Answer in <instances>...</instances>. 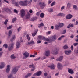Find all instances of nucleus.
I'll list each match as a JSON object with an SVG mask.
<instances>
[{
    "label": "nucleus",
    "instance_id": "29",
    "mask_svg": "<svg viewBox=\"0 0 78 78\" xmlns=\"http://www.w3.org/2000/svg\"><path fill=\"white\" fill-rule=\"evenodd\" d=\"M73 27V24H69L67 26V28H70V27Z\"/></svg>",
    "mask_w": 78,
    "mask_h": 78
},
{
    "label": "nucleus",
    "instance_id": "59",
    "mask_svg": "<svg viewBox=\"0 0 78 78\" xmlns=\"http://www.w3.org/2000/svg\"><path fill=\"white\" fill-rule=\"evenodd\" d=\"M65 8V6H63L61 8V10H63L64 9V8Z\"/></svg>",
    "mask_w": 78,
    "mask_h": 78
},
{
    "label": "nucleus",
    "instance_id": "34",
    "mask_svg": "<svg viewBox=\"0 0 78 78\" xmlns=\"http://www.w3.org/2000/svg\"><path fill=\"white\" fill-rule=\"evenodd\" d=\"M64 37L65 36L64 35H62L58 39V41H60V40H61L62 38H63V37Z\"/></svg>",
    "mask_w": 78,
    "mask_h": 78
},
{
    "label": "nucleus",
    "instance_id": "36",
    "mask_svg": "<svg viewBox=\"0 0 78 78\" xmlns=\"http://www.w3.org/2000/svg\"><path fill=\"white\" fill-rule=\"evenodd\" d=\"M74 52L75 53H76V54H78V47H77V49L74 50Z\"/></svg>",
    "mask_w": 78,
    "mask_h": 78
},
{
    "label": "nucleus",
    "instance_id": "23",
    "mask_svg": "<svg viewBox=\"0 0 78 78\" xmlns=\"http://www.w3.org/2000/svg\"><path fill=\"white\" fill-rule=\"evenodd\" d=\"M31 75V73H28L27 75H26L25 76V78H28V77H29Z\"/></svg>",
    "mask_w": 78,
    "mask_h": 78
},
{
    "label": "nucleus",
    "instance_id": "49",
    "mask_svg": "<svg viewBox=\"0 0 78 78\" xmlns=\"http://www.w3.org/2000/svg\"><path fill=\"white\" fill-rule=\"evenodd\" d=\"M41 59V57H39L38 58H35L34 59V61H38V60H39Z\"/></svg>",
    "mask_w": 78,
    "mask_h": 78
},
{
    "label": "nucleus",
    "instance_id": "25",
    "mask_svg": "<svg viewBox=\"0 0 78 78\" xmlns=\"http://www.w3.org/2000/svg\"><path fill=\"white\" fill-rule=\"evenodd\" d=\"M40 15V17H41V18H43L44 17V15L43 13H41Z\"/></svg>",
    "mask_w": 78,
    "mask_h": 78
},
{
    "label": "nucleus",
    "instance_id": "42",
    "mask_svg": "<svg viewBox=\"0 0 78 78\" xmlns=\"http://www.w3.org/2000/svg\"><path fill=\"white\" fill-rule=\"evenodd\" d=\"M26 37L27 39H28V41H30V37H29V35H27Z\"/></svg>",
    "mask_w": 78,
    "mask_h": 78
},
{
    "label": "nucleus",
    "instance_id": "55",
    "mask_svg": "<svg viewBox=\"0 0 78 78\" xmlns=\"http://www.w3.org/2000/svg\"><path fill=\"white\" fill-rule=\"evenodd\" d=\"M18 31L19 32L20 31V30H21V27H20L18 29H17Z\"/></svg>",
    "mask_w": 78,
    "mask_h": 78
},
{
    "label": "nucleus",
    "instance_id": "50",
    "mask_svg": "<svg viewBox=\"0 0 78 78\" xmlns=\"http://www.w3.org/2000/svg\"><path fill=\"white\" fill-rule=\"evenodd\" d=\"M15 5L16 6H19V2H15Z\"/></svg>",
    "mask_w": 78,
    "mask_h": 78
},
{
    "label": "nucleus",
    "instance_id": "45",
    "mask_svg": "<svg viewBox=\"0 0 78 78\" xmlns=\"http://www.w3.org/2000/svg\"><path fill=\"white\" fill-rule=\"evenodd\" d=\"M16 18H14L12 20V22H13V23H14V22H15V21H16Z\"/></svg>",
    "mask_w": 78,
    "mask_h": 78
},
{
    "label": "nucleus",
    "instance_id": "18",
    "mask_svg": "<svg viewBox=\"0 0 78 78\" xmlns=\"http://www.w3.org/2000/svg\"><path fill=\"white\" fill-rule=\"evenodd\" d=\"M63 58V56H60L59 58L56 59V61H62V59Z\"/></svg>",
    "mask_w": 78,
    "mask_h": 78
},
{
    "label": "nucleus",
    "instance_id": "28",
    "mask_svg": "<svg viewBox=\"0 0 78 78\" xmlns=\"http://www.w3.org/2000/svg\"><path fill=\"white\" fill-rule=\"evenodd\" d=\"M37 76H39L42 74V72L40 71L37 73Z\"/></svg>",
    "mask_w": 78,
    "mask_h": 78
},
{
    "label": "nucleus",
    "instance_id": "40",
    "mask_svg": "<svg viewBox=\"0 0 78 78\" xmlns=\"http://www.w3.org/2000/svg\"><path fill=\"white\" fill-rule=\"evenodd\" d=\"M3 47H4L5 48H8V45L7 44H4L3 45Z\"/></svg>",
    "mask_w": 78,
    "mask_h": 78
},
{
    "label": "nucleus",
    "instance_id": "17",
    "mask_svg": "<svg viewBox=\"0 0 78 78\" xmlns=\"http://www.w3.org/2000/svg\"><path fill=\"white\" fill-rule=\"evenodd\" d=\"M38 37L39 39L40 40L42 39V40H45V37L39 35L38 36Z\"/></svg>",
    "mask_w": 78,
    "mask_h": 78
},
{
    "label": "nucleus",
    "instance_id": "32",
    "mask_svg": "<svg viewBox=\"0 0 78 78\" xmlns=\"http://www.w3.org/2000/svg\"><path fill=\"white\" fill-rule=\"evenodd\" d=\"M63 48L65 50H66V49H67V48H68V46H67V45H65L63 46Z\"/></svg>",
    "mask_w": 78,
    "mask_h": 78
},
{
    "label": "nucleus",
    "instance_id": "12",
    "mask_svg": "<svg viewBox=\"0 0 78 78\" xmlns=\"http://www.w3.org/2000/svg\"><path fill=\"white\" fill-rule=\"evenodd\" d=\"M71 53H72V51H71V50H69L68 51H65V53L66 54V55H70V54Z\"/></svg>",
    "mask_w": 78,
    "mask_h": 78
},
{
    "label": "nucleus",
    "instance_id": "15",
    "mask_svg": "<svg viewBox=\"0 0 78 78\" xmlns=\"http://www.w3.org/2000/svg\"><path fill=\"white\" fill-rule=\"evenodd\" d=\"M10 66L9 65H8L7 66V69H6V72L8 73L10 70Z\"/></svg>",
    "mask_w": 78,
    "mask_h": 78
},
{
    "label": "nucleus",
    "instance_id": "43",
    "mask_svg": "<svg viewBox=\"0 0 78 78\" xmlns=\"http://www.w3.org/2000/svg\"><path fill=\"white\" fill-rule=\"evenodd\" d=\"M73 8L75 9H77V6L76 5H74L73 6Z\"/></svg>",
    "mask_w": 78,
    "mask_h": 78
},
{
    "label": "nucleus",
    "instance_id": "61",
    "mask_svg": "<svg viewBox=\"0 0 78 78\" xmlns=\"http://www.w3.org/2000/svg\"><path fill=\"white\" fill-rule=\"evenodd\" d=\"M37 73H35L33 75L34 76H37Z\"/></svg>",
    "mask_w": 78,
    "mask_h": 78
},
{
    "label": "nucleus",
    "instance_id": "52",
    "mask_svg": "<svg viewBox=\"0 0 78 78\" xmlns=\"http://www.w3.org/2000/svg\"><path fill=\"white\" fill-rule=\"evenodd\" d=\"M12 76V75L10 74V75L8 76V78H11Z\"/></svg>",
    "mask_w": 78,
    "mask_h": 78
},
{
    "label": "nucleus",
    "instance_id": "31",
    "mask_svg": "<svg viewBox=\"0 0 78 78\" xmlns=\"http://www.w3.org/2000/svg\"><path fill=\"white\" fill-rule=\"evenodd\" d=\"M44 25L43 23H41L38 26V28H41V27H42L43 26H44Z\"/></svg>",
    "mask_w": 78,
    "mask_h": 78
},
{
    "label": "nucleus",
    "instance_id": "35",
    "mask_svg": "<svg viewBox=\"0 0 78 78\" xmlns=\"http://www.w3.org/2000/svg\"><path fill=\"white\" fill-rule=\"evenodd\" d=\"M56 4V2L55 1H54L51 5V6H53L54 5H55Z\"/></svg>",
    "mask_w": 78,
    "mask_h": 78
},
{
    "label": "nucleus",
    "instance_id": "46",
    "mask_svg": "<svg viewBox=\"0 0 78 78\" xmlns=\"http://www.w3.org/2000/svg\"><path fill=\"white\" fill-rule=\"evenodd\" d=\"M12 27V26H9V27H8L7 28V30H9V29H11Z\"/></svg>",
    "mask_w": 78,
    "mask_h": 78
},
{
    "label": "nucleus",
    "instance_id": "33",
    "mask_svg": "<svg viewBox=\"0 0 78 78\" xmlns=\"http://www.w3.org/2000/svg\"><path fill=\"white\" fill-rule=\"evenodd\" d=\"M60 27L59 25H57L55 26V29L57 30H58L59 29V28Z\"/></svg>",
    "mask_w": 78,
    "mask_h": 78
},
{
    "label": "nucleus",
    "instance_id": "4",
    "mask_svg": "<svg viewBox=\"0 0 78 78\" xmlns=\"http://www.w3.org/2000/svg\"><path fill=\"white\" fill-rule=\"evenodd\" d=\"M58 51H59V48H56L54 51H52L51 53L53 55H56L58 53Z\"/></svg>",
    "mask_w": 78,
    "mask_h": 78
},
{
    "label": "nucleus",
    "instance_id": "37",
    "mask_svg": "<svg viewBox=\"0 0 78 78\" xmlns=\"http://www.w3.org/2000/svg\"><path fill=\"white\" fill-rule=\"evenodd\" d=\"M44 41H47L48 42L49 41V43H50V41H51V40H50V39L48 38H45V40Z\"/></svg>",
    "mask_w": 78,
    "mask_h": 78
},
{
    "label": "nucleus",
    "instance_id": "7",
    "mask_svg": "<svg viewBox=\"0 0 78 78\" xmlns=\"http://www.w3.org/2000/svg\"><path fill=\"white\" fill-rule=\"evenodd\" d=\"M20 13L22 18H23L24 16H25V11L24 10H21L20 11Z\"/></svg>",
    "mask_w": 78,
    "mask_h": 78
},
{
    "label": "nucleus",
    "instance_id": "2",
    "mask_svg": "<svg viewBox=\"0 0 78 78\" xmlns=\"http://www.w3.org/2000/svg\"><path fill=\"white\" fill-rule=\"evenodd\" d=\"M39 5L41 8L43 9L46 6V4L44 2H41L39 3Z\"/></svg>",
    "mask_w": 78,
    "mask_h": 78
},
{
    "label": "nucleus",
    "instance_id": "16",
    "mask_svg": "<svg viewBox=\"0 0 78 78\" xmlns=\"http://www.w3.org/2000/svg\"><path fill=\"white\" fill-rule=\"evenodd\" d=\"M37 31H38V29H36L35 30V32L32 34V36L33 37H34V36H36V34L37 33Z\"/></svg>",
    "mask_w": 78,
    "mask_h": 78
},
{
    "label": "nucleus",
    "instance_id": "22",
    "mask_svg": "<svg viewBox=\"0 0 78 78\" xmlns=\"http://www.w3.org/2000/svg\"><path fill=\"white\" fill-rule=\"evenodd\" d=\"M65 16V14L62 13H59L57 15V16H60V17H62L63 16Z\"/></svg>",
    "mask_w": 78,
    "mask_h": 78
},
{
    "label": "nucleus",
    "instance_id": "14",
    "mask_svg": "<svg viewBox=\"0 0 78 78\" xmlns=\"http://www.w3.org/2000/svg\"><path fill=\"white\" fill-rule=\"evenodd\" d=\"M48 67H50V69L52 70L55 69V66L54 64H52L50 66H48Z\"/></svg>",
    "mask_w": 78,
    "mask_h": 78
},
{
    "label": "nucleus",
    "instance_id": "56",
    "mask_svg": "<svg viewBox=\"0 0 78 78\" xmlns=\"http://www.w3.org/2000/svg\"><path fill=\"white\" fill-rule=\"evenodd\" d=\"M30 58H32V57H33V58H34V57H35V55H30Z\"/></svg>",
    "mask_w": 78,
    "mask_h": 78
},
{
    "label": "nucleus",
    "instance_id": "20",
    "mask_svg": "<svg viewBox=\"0 0 78 78\" xmlns=\"http://www.w3.org/2000/svg\"><path fill=\"white\" fill-rule=\"evenodd\" d=\"M1 65H0V69H3L5 67V63L2 62L1 63Z\"/></svg>",
    "mask_w": 78,
    "mask_h": 78
},
{
    "label": "nucleus",
    "instance_id": "27",
    "mask_svg": "<svg viewBox=\"0 0 78 78\" xmlns=\"http://www.w3.org/2000/svg\"><path fill=\"white\" fill-rule=\"evenodd\" d=\"M15 39H16V36L13 35V36L12 37L11 39H10V41H14V40Z\"/></svg>",
    "mask_w": 78,
    "mask_h": 78
},
{
    "label": "nucleus",
    "instance_id": "64",
    "mask_svg": "<svg viewBox=\"0 0 78 78\" xmlns=\"http://www.w3.org/2000/svg\"><path fill=\"white\" fill-rule=\"evenodd\" d=\"M59 75V73H57L56 74H55V76H58V75Z\"/></svg>",
    "mask_w": 78,
    "mask_h": 78
},
{
    "label": "nucleus",
    "instance_id": "60",
    "mask_svg": "<svg viewBox=\"0 0 78 78\" xmlns=\"http://www.w3.org/2000/svg\"><path fill=\"white\" fill-rule=\"evenodd\" d=\"M74 37V35H73V34H72L70 36V37L73 39V37Z\"/></svg>",
    "mask_w": 78,
    "mask_h": 78
},
{
    "label": "nucleus",
    "instance_id": "48",
    "mask_svg": "<svg viewBox=\"0 0 78 78\" xmlns=\"http://www.w3.org/2000/svg\"><path fill=\"white\" fill-rule=\"evenodd\" d=\"M8 20H6L5 22H4V25H6L7 24V22H8Z\"/></svg>",
    "mask_w": 78,
    "mask_h": 78
},
{
    "label": "nucleus",
    "instance_id": "54",
    "mask_svg": "<svg viewBox=\"0 0 78 78\" xmlns=\"http://www.w3.org/2000/svg\"><path fill=\"white\" fill-rule=\"evenodd\" d=\"M71 50L72 51H73V45H71Z\"/></svg>",
    "mask_w": 78,
    "mask_h": 78
},
{
    "label": "nucleus",
    "instance_id": "62",
    "mask_svg": "<svg viewBox=\"0 0 78 78\" xmlns=\"http://www.w3.org/2000/svg\"><path fill=\"white\" fill-rule=\"evenodd\" d=\"M37 43L38 44H40V43H41V41L40 40H38L37 41Z\"/></svg>",
    "mask_w": 78,
    "mask_h": 78
},
{
    "label": "nucleus",
    "instance_id": "24",
    "mask_svg": "<svg viewBox=\"0 0 78 78\" xmlns=\"http://www.w3.org/2000/svg\"><path fill=\"white\" fill-rule=\"evenodd\" d=\"M37 20V17H33L31 18L30 19V21H34V20Z\"/></svg>",
    "mask_w": 78,
    "mask_h": 78
},
{
    "label": "nucleus",
    "instance_id": "39",
    "mask_svg": "<svg viewBox=\"0 0 78 78\" xmlns=\"http://www.w3.org/2000/svg\"><path fill=\"white\" fill-rule=\"evenodd\" d=\"M59 26L60 27H62L64 26V24L63 23H60Z\"/></svg>",
    "mask_w": 78,
    "mask_h": 78
},
{
    "label": "nucleus",
    "instance_id": "10",
    "mask_svg": "<svg viewBox=\"0 0 78 78\" xmlns=\"http://www.w3.org/2000/svg\"><path fill=\"white\" fill-rule=\"evenodd\" d=\"M57 67L58 69L61 70L62 69V65H61V64L59 63H58Z\"/></svg>",
    "mask_w": 78,
    "mask_h": 78
},
{
    "label": "nucleus",
    "instance_id": "9",
    "mask_svg": "<svg viewBox=\"0 0 78 78\" xmlns=\"http://www.w3.org/2000/svg\"><path fill=\"white\" fill-rule=\"evenodd\" d=\"M30 54L28 53V52L26 51L23 53V55L24 56H25L26 58H28Z\"/></svg>",
    "mask_w": 78,
    "mask_h": 78
},
{
    "label": "nucleus",
    "instance_id": "5",
    "mask_svg": "<svg viewBox=\"0 0 78 78\" xmlns=\"http://www.w3.org/2000/svg\"><path fill=\"white\" fill-rule=\"evenodd\" d=\"M17 71H18V67H15L12 70V73H13L14 74H16V73H17Z\"/></svg>",
    "mask_w": 78,
    "mask_h": 78
},
{
    "label": "nucleus",
    "instance_id": "13",
    "mask_svg": "<svg viewBox=\"0 0 78 78\" xmlns=\"http://www.w3.org/2000/svg\"><path fill=\"white\" fill-rule=\"evenodd\" d=\"M20 43L19 41H18L16 44V48H19L20 47Z\"/></svg>",
    "mask_w": 78,
    "mask_h": 78
},
{
    "label": "nucleus",
    "instance_id": "26",
    "mask_svg": "<svg viewBox=\"0 0 78 78\" xmlns=\"http://www.w3.org/2000/svg\"><path fill=\"white\" fill-rule=\"evenodd\" d=\"M34 41L33 40L31 41L30 42H28V45H30L31 44H34Z\"/></svg>",
    "mask_w": 78,
    "mask_h": 78
},
{
    "label": "nucleus",
    "instance_id": "63",
    "mask_svg": "<svg viewBox=\"0 0 78 78\" xmlns=\"http://www.w3.org/2000/svg\"><path fill=\"white\" fill-rule=\"evenodd\" d=\"M44 76H47V73H44Z\"/></svg>",
    "mask_w": 78,
    "mask_h": 78
},
{
    "label": "nucleus",
    "instance_id": "51",
    "mask_svg": "<svg viewBox=\"0 0 78 78\" xmlns=\"http://www.w3.org/2000/svg\"><path fill=\"white\" fill-rule=\"evenodd\" d=\"M78 45V43H76L73 44L74 46H76Z\"/></svg>",
    "mask_w": 78,
    "mask_h": 78
},
{
    "label": "nucleus",
    "instance_id": "41",
    "mask_svg": "<svg viewBox=\"0 0 78 78\" xmlns=\"http://www.w3.org/2000/svg\"><path fill=\"white\" fill-rule=\"evenodd\" d=\"M67 6L68 8H70V7H71V4L68 3L67 4Z\"/></svg>",
    "mask_w": 78,
    "mask_h": 78
},
{
    "label": "nucleus",
    "instance_id": "57",
    "mask_svg": "<svg viewBox=\"0 0 78 78\" xmlns=\"http://www.w3.org/2000/svg\"><path fill=\"white\" fill-rule=\"evenodd\" d=\"M45 59V56H43L41 58L42 60H44V59Z\"/></svg>",
    "mask_w": 78,
    "mask_h": 78
},
{
    "label": "nucleus",
    "instance_id": "53",
    "mask_svg": "<svg viewBox=\"0 0 78 78\" xmlns=\"http://www.w3.org/2000/svg\"><path fill=\"white\" fill-rule=\"evenodd\" d=\"M40 12H37V13H36L37 16H39V15H40Z\"/></svg>",
    "mask_w": 78,
    "mask_h": 78
},
{
    "label": "nucleus",
    "instance_id": "8",
    "mask_svg": "<svg viewBox=\"0 0 78 78\" xmlns=\"http://www.w3.org/2000/svg\"><path fill=\"white\" fill-rule=\"evenodd\" d=\"M45 54L46 56H49L50 55V51L49 50L46 51L45 52Z\"/></svg>",
    "mask_w": 78,
    "mask_h": 78
},
{
    "label": "nucleus",
    "instance_id": "47",
    "mask_svg": "<svg viewBox=\"0 0 78 78\" xmlns=\"http://www.w3.org/2000/svg\"><path fill=\"white\" fill-rule=\"evenodd\" d=\"M52 2H53L52 0H49L48 1V4L49 5V4H50V3H51Z\"/></svg>",
    "mask_w": 78,
    "mask_h": 78
},
{
    "label": "nucleus",
    "instance_id": "44",
    "mask_svg": "<svg viewBox=\"0 0 78 78\" xmlns=\"http://www.w3.org/2000/svg\"><path fill=\"white\" fill-rule=\"evenodd\" d=\"M29 68H34V65H30L29 66Z\"/></svg>",
    "mask_w": 78,
    "mask_h": 78
},
{
    "label": "nucleus",
    "instance_id": "38",
    "mask_svg": "<svg viewBox=\"0 0 78 78\" xmlns=\"http://www.w3.org/2000/svg\"><path fill=\"white\" fill-rule=\"evenodd\" d=\"M14 54L12 55L11 56V58L12 59H15L16 58V56L14 55Z\"/></svg>",
    "mask_w": 78,
    "mask_h": 78
},
{
    "label": "nucleus",
    "instance_id": "19",
    "mask_svg": "<svg viewBox=\"0 0 78 78\" xmlns=\"http://www.w3.org/2000/svg\"><path fill=\"white\" fill-rule=\"evenodd\" d=\"M73 16L71 14H68L66 16V19H70Z\"/></svg>",
    "mask_w": 78,
    "mask_h": 78
},
{
    "label": "nucleus",
    "instance_id": "58",
    "mask_svg": "<svg viewBox=\"0 0 78 78\" xmlns=\"http://www.w3.org/2000/svg\"><path fill=\"white\" fill-rule=\"evenodd\" d=\"M66 30H65L64 31H63L62 34H65L66 33Z\"/></svg>",
    "mask_w": 78,
    "mask_h": 78
},
{
    "label": "nucleus",
    "instance_id": "30",
    "mask_svg": "<svg viewBox=\"0 0 78 78\" xmlns=\"http://www.w3.org/2000/svg\"><path fill=\"white\" fill-rule=\"evenodd\" d=\"M11 33H12V31H11V30H10L9 31V34H8L9 38V37H10V36H11Z\"/></svg>",
    "mask_w": 78,
    "mask_h": 78
},
{
    "label": "nucleus",
    "instance_id": "3",
    "mask_svg": "<svg viewBox=\"0 0 78 78\" xmlns=\"http://www.w3.org/2000/svg\"><path fill=\"white\" fill-rule=\"evenodd\" d=\"M14 44L13 42H12L11 44L9 45L8 47V50H9V51L12 50L13 49V47H14Z\"/></svg>",
    "mask_w": 78,
    "mask_h": 78
},
{
    "label": "nucleus",
    "instance_id": "21",
    "mask_svg": "<svg viewBox=\"0 0 78 78\" xmlns=\"http://www.w3.org/2000/svg\"><path fill=\"white\" fill-rule=\"evenodd\" d=\"M30 16V15L29 14V12L27 13V15L26 16V19L27 20H28Z\"/></svg>",
    "mask_w": 78,
    "mask_h": 78
},
{
    "label": "nucleus",
    "instance_id": "11",
    "mask_svg": "<svg viewBox=\"0 0 78 78\" xmlns=\"http://www.w3.org/2000/svg\"><path fill=\"white\" fill-rule=\"evenodd\" d=\"M68 72L69 73H70V74H73L74 72L73 71V70L70 69L68 68Z\"/></svg>",
    "mask_w": 78,
    "mask_h": 78
},
{
    "label": "nucleus",
    "instance_id": "1",
    "mask_svg": "<svg viewBox=\"0 0 78 78\" xmlns=\"http://www.w3.org/2000/svg\"><path fill=\"white\" fill-rule=\"evenodd\" d=\"M32 2V0H29L28 1L27 0H26L23 1H20V5L22 6H27L28 4L31 3Z\"/></svg>",
    "mask_w": 78,
    "mask_h": 78
},
{
    "label": "nucleus",
    "instance_id": "6",
    "mask_svg": "<svg viewBox=\"0 0 78 78\" xmlns=\"http://www.w3.org/2000/svg\"><path fill=\"white\" fill-rule=\"evenodd\" d=\"M56 36L55 35L52 36L51 38V41H49V43H51L53 41H54L56 40Z\"/></svg>",
    "mask_w": 78,
    "mask_h": 78
}]
</instances>
